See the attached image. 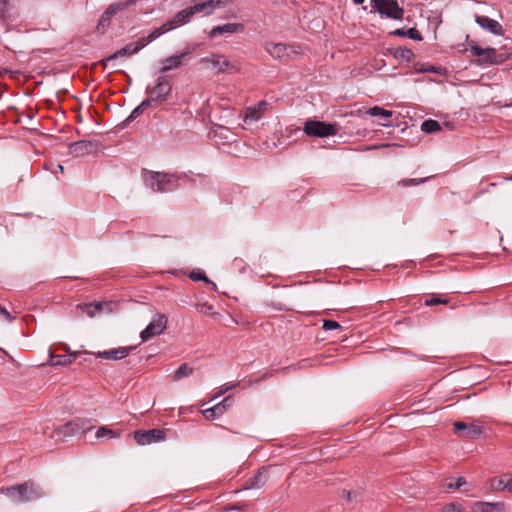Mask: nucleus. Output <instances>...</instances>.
Returning a JSON list of instances; mask_svg holds the SVG:
<instances>
[{
	"label": "nucleus",
	"instance_id": "obj_31",
	"mask_svg": "<svg viewBox=\"0 0 512 512\" xmlns=\"http://www.w3.org/2000/svg\"><path fill=\"white\" fill-rule=\"evenodd\" d=\"M193 368L189 367L187 363H182L178 369L174 372L173 380L179 381L184 377H188L193 374Z\"/></svg>",
	"mask_w": 512,
	"mask_h": 512
},
{
	"label": "nucleus",
	"instance_id": "obj_28",
	"mask_svg": "<svg viewBox=\"0 0 512 512\" xmlns=\"http://www.w3.org/2000/svg\"><path fill=\"white\" fill-rule=\"evenodd\" d=\"M266 109V102L260 101L256 106L249 107L246 111L245 120H259Z\"/></svg>",
	"mask_w": 512,
	"mask_h": 512
},
{
	"label": "nucleus",
	"instance_id": "obj_40",
	"mask_svg": "<svg viewBox=\"0 0 512 512\" xmlns=\"http://www.w3.org/2000/svg\"><path fill=\"white\" fill-rule=\"evenodd\" d=\"M233 401L234 400L232 396H227L221 402L217 403L215 406L219 407L221 410V414H223L233 404Z\"/></svg>",
	"mask_w": 512,
	"mask_h": 512
},
{
	"label": "nucleus",
	"instance_id": "obj_19",
	"mask_svg": "<svg viewBox=\"0 0 512 512\" xmlns=\"http://www.w3.org/2000/svg\"><path fill=\"white\" fill-rule=\"evenodd\" d=\"M95 148L90 140H80L69 144V152L75 157H81L89 154Z\"/></svg>",
	"mask_w": 512,
	"mask_h": 512
},
{
	"label": "nucleus",
	"instance_id": "obj_7",
	"mask_svg": "<svg viewBox=\"0 0 512 512\" xmlns=\"http://www.w3.org/2000/svg\"><path fill=\"white\" fill-rule=\"evenodd\" d=\"M304 132L308 136L327 137L337 134V124L325 123L318 120H308L304 124Z\"/></svg>",
	"mask_w": 512,
	"mask_h": 512
},
{
	"label": "nucleus",
	"instance_id": "obj_1",
	"mask_svg": "<svg viewBox=\"0 0 512 512\" xmlns=\"http://www.w3.org/2000/svg\"><path fill=\"white\" fill-rule=\"evenodd\" d=\"M0 493L6 495L14 503H26L38 500L44 496V490L32 480L8 487L0 488Z\"/></svg>",
	"mask_w": 512,
	"mask_h": 512
},
{
	"label": "nucleus",
	"instance_id": "obj_24",
	"mask_svg": "<svg viewBox=\"0 0 512 512\" xmlns=\"http://www.w3.org/2000/svg\"><path fill=\"white\" fill-rule=\"evenodd\" d=\"M267 470L265 467H262L258 470L256 475L252 478H250L248 481H246L244 488L245 489H251V488H262L265 483L267 482Z\"/></svg>",
	"mask_w": 512,
	"mask_h": 512
},
{
	"label": "nucleus",
	"instance_id": "obj_32",
	"mask_svg": "<svg viewBox=\"0 0 512 512\" xmlns=\"http://www.w3.org/2000/svg\"><path fill=\"white\" fill-rule=\"evenodd\" d=\"M120 436H121V432L120 431L112 430V429H110L107 426H101L96 431V437L97 438L106 437L108 439H112V438H119Z\"/></svg>",
	"mask_w": 512,
	"mask_h": 512
},
{
	"label": "nucleus",
	"instance_id": "obj_41",
	"mask_svg": "<svg viewBox=\"0 0 512 512\" xmlns=\"http://www.w3.org/2000/svg\"><path fill=\"white\" fill-rule=\"evenodd\" d=\"M322 328L325 331H331V330L340 329L341 325L337 321H334V320H323Z\"/></svg>",
	"mask_w": 512,
	"mask_h": 512
},
{
	"label": "nucleus",
	"instance_id": "obj_51",
	"mask_svg": "<svg viewBox=\"0 0 512 512\" xmlns=\"http://www.w3.org/2000/svg\"><path fill=\"white\" fill-rule=\"evenodd\" d=\"M365 0H353V2L357 5L362 4Z\"/></svg>",
	"mask_w": 512,
	"mask_h": 512
},
{
	"label": "nucleus",
	"instance_id": "obj_5",
	"mask_svg": "<svg viewBox=\"0 0 512 512\" xmlns=\"http://www.w3.org/2000/svg\"><path fill=\"white\" fill-rule=\"evenodd\" d=\"M469 51L480 59L473 60L472 63L481 65V64H500L505 58L502 55H498L495 48H481L475 41H470L468 43Z\"/></svg>",
	"mask_w": 512,
	"mask_h": 512
},
{
	"label": "nucleus",
	"instance_id": "obj_21",
	"mask_svg": "<svg viewBox=\"0 0 512 512\" xmlns=\"http://www.w3.org/2000/svg\"><path fill=\"white\" fill-rule=\"evenodd\" d=\"M193 16L194 13L190 6L177 12L167 23L171 25V29H174L178 25L189 23Z\"/></svg>",
	"mask_w": 512,
	"mask_h": 512
},
{
	"label": "nucleus",
	"instance_id": "obj_23",
	"mask_svg": "<svg viewBox=\"0 0 512 512\" xmlns=\"http://www.w3.org/2000/svg\"><path fill=\"white\" fill-rule=\"evenodd\" d=\"M490 483L493 490L512 492V477L508 474H503L498 478H493Z\"/></svg>",
	"mask_w": 512,
	"mask_h": 512
},
{
	"label": "nucleus",
	"instance_id": "obj_14",
	"mask_svg": "<svg viewBox=\"0 0 512 512\" xmlns=\"http://www.w3.org/2000/svg\"><path fill=\"white\" fill-rule=\"evenodd\" d=\"M244 30L245 26L242 23H226L213 27L209 32V37L216 38L225 34L242 33Z\"/></svg>",
	"mask_w": 512,
	"mask_h": 512
},
{
	"label": "nucleus",
	"instance_id": "obj_13",
	"mask_svg": "<svg viewBox=\"0 0 512 512\" xmlns=\"http://www.w3.org/2000/svg\"><path fill=\"white\" fill-rule=\"evenodd\" d=\"M142 48H144V46L142 45L140 40H138L135 43L134 42L133 43H129L126 46H124L123 48L117 50L112 55L102 59L101 60V64L105 67L108 62H110V61H112L114 59L120 58V57H126V56H131L133 54H136Z\"/></svg>",
	"mask_w": 512,
	"mask_h": 512
},
{
	"label": "nucleus",
	"instance_id": "obj_57",
	"mask_svg": "<svg viewBox=\"0 0 512 512\" xmlns=\"http://www.w3.org/2000/svg\"><path fill=\"white\" fill-rule=\"evenodd\" d=\"M507 179H508V180H512V176H511V177H509V178H507Z\"/></svg>",
	"mask_w": 512,
	"mask_h": 512
},
{
	"label": "nucleus",
	"instance_id": "obj_20",
	"mask_svg": "<svg viewBox=\"0 0 512 512\" xmlns=\"http://www.w3.org/2000/svg\"><path fill=\"white\" fill-rule=\"evenodd\" d=\"M476 23L480 27L488 30L489 32H491L494 35H502L503 34V28H502L501 24L498 21L491 19L487 16H479V15L476 16Z\"/></svg>",
	"mask_w": 512,
	"mask_h": 512
},
{
	"label": "nucleus",
	"instance_id": "obj_3",
	"mask_svg": "<svg viewBox=\"0 0 512 512\" xmlns=\"http://www.w3.org/2000/svg\"><path fill=\"white\" fill-rule=\"evenodd\" d=\"M172 91V85L166 76H159L154 87L147 86L146 98L151 104H162L167 101Z\"/></svg>",
	"mask_w": 512,
	"mask_h": 512
},
{
	"label": "nucleus",
	"instance_id": "obj_39",
	"mask_svg": "<svg viewBox=\"0 0 512 512\" xmlns=\"http://www.w3.org/2000/svg\"><path fill=\"white\" fill-rule=\"evenodd\" d=\"M189 278L193 281H204L206 283H212L208 277L206 276V274L201 271V270H197V271H192L189 275Z\"/></svg>",
	"mask_w": 512,
	"mask_h": 512
},
{
	"label": "nucleus",
	"instance_id": "obj_15",
	"mask_svg": "<svg viewBox=\"0 0 512 512\" xmlns=\"http://www.w3.org/2000/svg\"><path fill=\"white\" fill-rule=\"evenodd\" d=\"M189 52H182L178 55H172L161 60V73H166L170 70L177 69L185 64L184 58Z\"/></svg>",
	"mask_w": 512,
	"mask_h": 512
},
{
	"label": "nucleus",
	"instance_id": "obj_50",
	"mask_svg": "<svg viewBox=\"0 0 512 512\" xmlns=\"http://www.w3.org/2000/svg\"><path fill=\"white\" fill-rule=\"evenodd\" d=\"M242 508L240 506H237V505H232V506H229L226 508L227 511H240Z\"/></svg>",
	"mask_w": 512,
	"mask_h": 512
},
{
	"label": "nucleus",
	"instance_id": "obj_2",
	"mask_svg": "<svg viewBox=\"0 0 512 512\" xmlns=\"http://www.w3.org/2000/svg\"><path fill=\"white\" fill-rule=\"evenodd\" d=\"M179 179V176L170 173L152 171L144 173L146 186L154 192L167 193L176 190L179 186Z\"/></svg>",
	"mask_w": 512,
	"mask_h": 512
},
{
	"label": "nucleus",
	"instance_id": "obj_55",
	"mask_svg": "<svg viewBox=\"0 0 512 512\" xmlns=\"http://www.w3.org/2000/svg\"><path fill=\"white\" fill-rule=\"evenodd\" d=\"M504 106H505V107H512V102H511V103H509V104H505Z\"/></svg>",
	"mask_w": 512,
	"mask_h": 512
},
{
	"label": "nucleus",
	"instance_id": "obj_52",
	"mask_svg": "<svg viewBox=\"0 0 512 512\" xmlns=\"http://www.w3.org/2000/svg\"><path fill=\"white\" fill-rule=\"evenodd\" d=\"M94 309L97 310V311L100 310L101 309V305L99 303L95 304L94 305Z\"/></svg>",
	"mask_w": 512,
	"mask_h": 512
},
{
	"label": "nucleus",
	"instance_id": "obj_46",
	"mask_svg": "<svg viewBox=\"0 0 512 512\" xmlns=\"http://www.w3.org/2000/svg\"><path fill=\"white\" fill-rule=\"evenodd\" d=\"M238 385V383H235V384H225L221 390L219 391V394H223V393H226L228 392L229 390L235 388L236 386Z\"/></svg>",
	"mask_w": 512,
	"mask_h": 512
},
{
	"label": "nucleus",
	"instance_id": "obj_18",
	"mask_svg": "<svg viewBox=\"0 0 512 512\" xmlns=\"http://www.w3.org/2000/svg\"><path fill=\"white\" fill-rule=\"evenodd\" d=\"M289 47L283 43H273L267 42L265 44V50L274 58L280 61L286 60L289 58L288 53Z\"/></svg>",
	"mask_w": 512,
	"mask_h": 512
},
{
	"label": "nucleus",
	"instance_id": "obj_26",
	"mask_svg": "<svg viewBox=\"0 0 512 512\" xmlns=\"http://www.w3.org/2000/svg\"><path fill=\"white\" fill-rule=\"evenodd\" d=\"M192 11L195 14L203 13L204 15H211L214 13V5L213 0H199L194 5L191 6Z\"/></svg>",
	"mask_w": 512,
	"mask_h": 512
},
{
	"label": "nucleus",
	"instance_id": "obj_6",
	"mask_svg": "<svg viewBox=\"0 0 512 512\" xmlns=\"http://www.w3.org/2000/svg\"><path fill=\"white\" fill-rule=\"evenodd\" d=\"M371 6L381 16L394 20L403 19L404 10L396 0H371Z\"/></svg>",
	"mask_w": 512,
	"mask_h": 512
},
{
	"label": "nucleus",
	"instance_id": "obj_8",
	"mask_svg": "<svg viewBox=\"0 0 512 512\" xmlns=\"http://www.w3.org/2000/svg\"><path fill=\"white\" fill-rule=\"evenodd\" d=\"M166 436L165 429H139L133 432L135 442L141 446L165 441Z\"/></svg>",
	"mask_w": 512,
	"mask_h": 512
},
{
	"label": "nucleus",
	"instance_id": "obj_10",
	"mask_svg": "<svg viewBox=\"0 0 512 512\" xmlns=\"http://www.w3.org/2000/svg\"><path fill=\"white\" fill-rule=\"evenodd\" d=\"M137 0H128L127 3H114V4H111L105 11L104 13L101 15L99 21H98V25H97V30L104 34L106 32V30L108 29L109 25H110V21L112 19V17L118 12V11H121L123 9H125L128 5H132V4H135Z\"/></svg>",
	"mask_w": 512,
	"mask_h": 512
},
{
	"label": "nucleus",
	"instance_id": "obj_45",
	"mask_svg": "<svg viewBox=\"0 0 512 512\" xmlns=\"http://www.w3.org/2000/svg\"><path fill=\"white\" fill-rule=\"evenodd\" d=\"M0 315H2L4 317L5 320L11 322L15 319V317H13L11 315V313L5 308L3 307L2 305H0Z\"/></svg>",
	"mask_w": 512,
	"mask_h": 512
},
{
	"label": "nucleus",
	"instance_id": "obj_56",
	"mask_svg": "<svg viewBox=\"0 0 512 512\" xmlns=\"http://www.w3.org/2000/svg\"><path fill=\"white\" fill-rule=\"evenodd\" d=\"M267 376H268L267 374L263 375V376H262V379H266V378H267Z\"/></svg>",
	"mask_w": 512,
	"mask_h": 512
},
{
	"label": "nucleus",
	"instance_id": "obj_12",
	"mask_svg": "<svg viewBox=\"0 0 512 512\" xmlns=\"http://www.w3.org/2000/svg\"><path fill=\"white\" fill-rule=\"evenodd\" d=\"M454 430L463 437L478 439L483 434V428L474 423L455 422Z\"/></svg>",
	"mask_w": 512,
	"mask_h": 512
},
{
	"label": "nucleus",
	"instance_id": "obj_44",
	"mask_svg": "<svg viewBox=\"0 0 512 512\" xmlns=\"http://www.w3.org/2000/svg\"><path fill=\"white\" fill-rule=\"evenodd\" d=\"M7 6V0H0V22L6 19Z\"/></svg>",
	"mask_w": 512,
	"mask_h": 512
},
{
	"label": "nucleus",
	"instance_id": "obj_33",
	"mask_svg": "<svg viewBox=\"0 0 512 512\" xmlns=\"http://www.w3.org/2000/svg\"><path fill=\"white\" fill-rule=\"evenodd\" d=\"M366 113L373 117L389 118L392 116V111L386 110L379 106H373L369 108Z\"/></svg>",
	"mask_w": 512,
	"mask_h": 512
},
{
	"label": "nucleus",
	"instance_id": "obj_48",
	"mask_svg": "<svg viewBox=\"0 0 512 512\" xmlns=\"http://www.w3.org/2000/svg\"><path fill=\"white\" fill-rule=\"evenodd\" d=\"M421 71L422 72L437 73L438 72V68L436 66L429 65L427 68L422 69Z\"/></svg>",
	"mask_w": 512,
	"mask_h": 512
},
{
	"label": "nucleus",
	"instance_id": "obj_42",
	"mask_svg": "<svg viewBox=\"0 0 512 512\" xmlns=\"http://www.w3.org/2000/svg\"><path fill=\"white\" fill-rule=\"evenodd\" d=\"M466 484L464 477H458L454 483L450 482L446 485L448 490L459 489Z\"/></svg>",
	"mask_w": 512,
	"mask_h": 512
},
{
	"label": "nucleus",
	"instance_id": "obj_25",
	"mask_svg": "<svg viewBox=\"0 0 512 512\" xmlns=\"http://www.w3.org/2000/svg\"><path fill=\"white\" fill-rule=\"evenodd\" d=\"M170 30H172L171 25L166 22L162 26L152 30L146 37H142L139 40L141 41L142 45L145 47L147 44L153 42L154 40L159 38L161 35L169 32Z\"/></svg>",
	"mask_w": 512,
	"mask_h": 512
},
{
	"label": "nucleus",
	"instance_id": "obj_47",
	"mask_svg": "<svg viewBox=\"0 0 512 512\" xmlns=\"http://www.w3.org/2000/svg\"><path fill=\"white\" fill-rule=\"evenodd\" d=\"M238 385V383H235V384H225L221 390L219 391V394H223V393H226L228 392L229 390L235 388L236 386Z\"/></svg>",
	"mask_w": 512,
	"mask_h": 512
},
{
	"label": "nucleus",
	"instance_id": "obj_53",
	"mask_svg": "<svg viewBox=\"0 0 512 512\" xmlns=\"http://www.w3.org/2000/svg\"><path fill=\"white\" fill-rule=\"evenodd\" d=\"M57 168H58V169H59V171H61V172H63V171H64V167H63L61 164H59V165L57 166Z\"/></svg>",
	"mask_w": 512,
	"mask_h": 512
},
{
	"label": "nucleus",
	"instance_id": "obj_16",
	"mask_svg": "<svg viewBox=\"0 0 512 512\" xmlns=\"http://www.w3.org/2000/svg\"><path fill=\"white\" fill-rule=\"evenodd\" d=\"M133 346L128 347H118L113 348L110 350L98 352L97 354H94L96 357L103 358L106 360H121L126 358L129 353L134 349Z\"/></svg>",
	"mask_w": 512,
	"mask_h": 512
},
{
	"label": "nucleus",
	"instance_id": "obj_27",
	"mask_svg": "<svg viewBox=\"0 0 512 512\" xmlns=\"http://www.w3.org/2000/svg\"><path fill=\"white\" fill-rule=\"evenodd\" d=\"M151 105L152 104L147 99L143 100L136 108L132 110L130 115L122 122V126L126 127L129 123L133 122L144 112V110H146Z\"/></svg>",
	"mask_w": 512,
	"mask_h": 512
},
{
	"label": "nucleus",
	"instance_id": "obj_36",
	"mask_svg": "<svg viewBox=\"0 0 512 512\" xmlns=\"http://www.w3.org/2000/svg\"><path fill=\"white\" fill-rule=\"evenodd\" d=\"M448 302H449V300L446 298H441L439 296L433 295L431 297L425 298L424 305L425 306H434V305H438V304H447Z\"/></svg>",
	"mask_w": 512,
	"mask_h": 512
},
{
	"label": "nucleus",
	"instance_id": "obj_4",
	"mask_svg": "<svg viewBox=\"0 0 512 512\" xmlns=\"http://www.w3.org/2000/svg\"><path fill=\"white\" fill-rule=\"evenodd\" d=\"M93 427L94 426L89 419L76 418L58 427L55 430V434L59 439H65L78 434H85L92 430Z\"/></svg>",
	"mask_w": 512,
	"mask_h": 512
},
{
	"label": "nucleus",
	"instance_id": "obj_30",
	"mask_svg": "<svg viewBox=\"0 0 512 512\" xmlns=\"http://www.w3.org/2000/svg\"><path fill=\"white\" fill-rule=\"evenodd\" d=\"M394 57L398 60L410 62L414 58V52L407 47H399L394 52Z\"/></svg>",
	"mask_w": 512,
	"mask_h": 512
},
{
	"label": "nucleus",
	"instance_id": "obj_54",
	"mask_svg": "<svg viewBox=\"0 0 512 512\" xmlns=\"http://www.w3.org/2000/svg\"><path fill=\"white\" fill-rule=\"evenodd\" d=\"M382 125H383V126H386V127H390V126H392V124H390V123H383Z\"/></svg>",
	"mask_w": 512,
	"mask_h": 512
},
{
	"label": "nucleus",
	"instance_id": "obj_43",
	"mask_svg": "<svg viewBox=\"0 0 512 512\" xmlns=\"http://www.w3.org/2000/svg\"><path fill=\"white\" fill-rule=\"evenodd\" d=\"M233 2L234 0H213L214 9L224 8Z\"/></svg>",
	"mask_w": 512,
	"mask_h": 512
},
{
	"label": "nucleus",
	"instance_id": "obj_17",
	"mask_svg": "<svg viewBox=\"0 0 512 512\" xmlns=\"http://www.w3.org/2000/svg\"><path fill=\"white\" fill-rule=\"evenodd\" d=\"M473 512H508L507 505L504 502H475L472 508Z\"/></svg>",
	"mask_w": 512,
	"mask_h": 512
},
{
	"label": "nucleus",
	"instance_id": "obj_38",
	"mask_svg": "<svg viewBox=\"0 0 512 512\" xmlns=\"http://www.w3.org/2000/svg\"><path fill=\"white\" fill-rule=\"evenodd\" d=\"M464 507L458 502H451L443 506L441 512H463Z\"/></svg>",
	"mask_w": 512,
	"mask_h": 512
},
{
	"label": "nucleus",
	"instance_id": "obj_9",
	"mask_svg": "<svg viewBox=\"0 0 512 512\" xmlns=\"http://www.w3.org/2000/svg\"><path fill=\"white\" fill-rule=\"evenodd\" d=\"M167 317L164 314L156 313L151 322L140 333V338L143 342L148 341L152 337L160 335L167 326Z\"/></svg>",
	"mask_w": 512,
	"mask_h": 512
},
{
	"label": "nucleus",
	"instance_id": "obj_11",
	"mask_svg": "<svg viewBox=\"0 0 512 512\" xmlns=\"http://www.w3.org/2000/svg\"><path fill=\"white\" fill-rule=\"evenodd\" d=\"M201 61L209 63L214 68H217L218 73L237 70V68L225 56L220 54H212L210 56L203 57Z\"/></svg>",
	"mask_w": 512,
	"mask_h": 512
},
{
	"label": "nucleus",
	"instance_id": "obj_29",
	"mask_svg": "<svg viewBox=\"0 0 512 512\" xmlns=\"http://www.w3.org/2000/svg\"><path fill=\"white\" fill-rule=\"evenodd\" d=\"M391 35L400 36V37H408L412 40L421 41L423 39L421 33L416 28H409L407 30L404 29H396L390 33Z\"/></svg>",
	"mask_w": 512,
	"mask_h": 512
},
{
	"label": "nucleus",
	"instance_id": "obj_22",
	"mask_svg": "<svg viewBox=\"0 0 512 512\" xmlns=\"http://www.w3.org/2000/svg\"><path fill=\"white\" fill-rule=\"evenodd\" d=\"M82 352H73L69 354H61V355H51L50 356V364L53 366H66L73 363L78 357H80Z\"/></svg>",
	"mask_w": 512,
	"mask_h": 512
},
{
	"label": "nucleus",
	"instance_id": "obj_49",
	"mask_svg": "<svg viewBox=\"0 0 512 512\" xmlns=\"http://www.w3.org/2000/svg\"><path fill=\"white\" fill-rule=\"evenodd\" d=\"M342 494L346 498L347 501L350 502L352 500V492L351 491L343 490Z\"/></svg>",
	"mask_w": 512,
	"mask_h": 512
},
{
	"label": "nucleus",
	"instance_id": "obj_34",
	"mask_svg": "<svg viewBox=\"0 0 512 512\" xmlns=\"http://www.w3.org/2000/svg\"><path fill=\"white\" fill-rule=\"evenodd\" d=\"M421 130L425 133H433L441 130V126L438 121L433 119L425 120L421 124Z\"/></svg>",
	"mask_w": 512,
	"mask_h": 512
},
{
	"label": "nucleus",
	"instance_id": "obj_35",
	"mask_svg": "<svg viewBox=\"0 0 512 512\" xmlns=\"http://www.w3.org/2000/svg\"><path fill=\"white\" fill-rule=\"evenodd\" d=\"M433 176H427V177H424V178H418V179H414V178H410V179H402L398 182V185L400 186H403V187H409V186H414V185H419V184H422V183H425L426 181H428L429 179H431Z\"/></svg>",
	"mask_w": 512,
	"mask_h": 512
},
{
	"label": "nucleus",
	"instance_id": "obj_37",
	"mask_svg": "<svg viewBox=\"0 0 512 512\" xmlns=\"http://www.w3.org/2000/svg\"><path fill=\"white\" fill-rule=\"evenodd\" d=\"M202 414L206 419H209V420H212V419L216 418L217 416L222 415L220 408L216 407L215 405L213 407L203 410Z\"/></svg>",
	"mask_w": 512,
	"mask_h": 512
}]
</instances>
